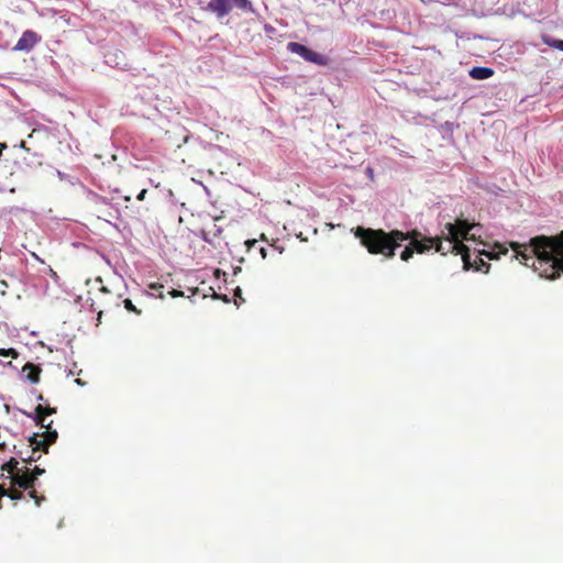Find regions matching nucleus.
Here are the masks:
<instances>
[{
	"label": "nucleus",
	"instance_id": "dca6fc26",
	"mask_svg": "<svg viewBox=\"0 0 563 563\" xmlns=\"http://www.w3.org/2000/svg\"><path fill=\"white\" fill-rule=\"evenodd\" d=\"M413 254L415 253H413L411 246L408 244V245L405 246V249L400 253V260L404 261V262H408L409 260L412 258Z\"/></svg>",
	"mask_w": 563,
	"mask_h": 563
},
{
	"label": "nucleus",
	"instance_id": "aec40b11",
	"mask_svg": "<svg viewBox=\"0 0 563 563\" xmlns=\"http://www.w3.org/2000/svg\"><path fill=\"white\" fill-rule=\"evenodd\" d=\"M0 356H11L13 358L18 357V352L14 349H1L0 350Z\"/></svg>",
	"mask_w": 563,
	"mask_h": 563
},
{
	"label": "nucleus",
	"instance_id": "ddd939ff",
	"mask_svg": "<svg viewBox=\"0 0 563 563\" xmlns=\"http://www.w3.org/2000/svg\"><path fill=\"white\" fill-rule=\"evenodd\" d=\"M19 462L15 457H11L7 463L1 466L2 472H7L10 479L15 476L21 468L18 467Z\"/></svg>",
	"mask_w": 563,
	"mask_h": 563
},
{
	"label": "nucleus",
	"instance_id": "412c9836",
	"mask_svg": "<svg viewBox=\"0 0 563 563\" xmlns=\"http://www.w3.org/2000/svg\"><path fill=\"white\" fill-rule=\"evenodd\" d=\"M146 194H147V190H146V189H142V190L140 191V194L136 196V199H137V200H140V201L144 200V199H145Z\"/></svg>",
	"mask_w": 563,
	"mask_h": 563
},
{
	"label": "nucleus",
	"instance_id": "f3484780",
	"mask_svg": "<svg viewBox=\"0 0 563 563\" xmlns=\"http://www.w3.org/2000/svg\"><path fill=\"white\" fill-rule=\"evenodd\" d=\"M27 490H29V493H27V494H29V496H30L32 499H34V501H35V505H36V506H40V505H41V503L45 499V497H44L43 495H38V494H37V492H36V489H35L34 487H33V488H30V489H27Z\"/></svg>",
	"mask_w": 563,
	"mask_h": 563
},
{
	"label": "nucleus",
	"instance_id": "0eeeda50",
	"mask_svg": "<svg viewBox=\"0 0 563 563\" xmlns=\"http://www.w3.org/2000/svg\"><path fill=\"white\" fill-rule=\"evenodd\" d=\"M287 48L289 52L301 56L307 62H310V63H313V64H317L320 66H325L329 63V58L325 55L319 54L300 43L289 42L287 44Z\"/></svg>",
	"mask_w": 563,
	"mask_h": 563
},
{
	"label": "nucleus",
	"instance_id": "6e6552de",
	"mask_svg": "<svg viewBox=\"0 0 563 563\" xmlns=\"http://www.w3.org/2000/svg\"><path fill=\"white\" fill-rule=\"evenodd\" d=\"M41 41V36L32 31L26 30L14 45L13 49L19 52H30Z\"/></svg>",
	"mask_w": 563,
	"mask_h": 563
},
{
	"label": "nucleus",
	"instance_id": "9b49d317",
	"mask_svg": "<svg viewBox=\"0 0 563 563\" xmlns=\"http://www.w3.org/2000/svg\"><path fill=\"white\" fill-rule=\"evenodd\" d=\"M494 75V70L489 67H473L470 70V76L476 80H484L490 78Z\"/></svg>",
	"mask_w": 563,
	"mask_h": 563
},
{
	"label": "nucleus",
	"instance_id": "f03ea898",
	"mask_svg": "<svg viewBox=\"0 0 563 563\" xmlns=\"http://www.w3.org/2000/svg\"><path fill=\"white\" fill-rule=\"evenodd\" d=\"M478 227L477 223H471L466 219H456L454 223H446L445 229L448 230V236L445 240L449 241V245L445 249L443 246V238H427L417 229L408 232H404L406 236L404 241H409L413 253L423 254L431 249H434L441 254L455 253L462 256L464 267L471 266L470 249L463 243V240H475L474 235L471 234V230Z\"/></svg>",
	"mask_w": 563,
	"mask_h": 563
},
{
	"label": "nucleus",
	"instance_id": "a878e982",
	"mask_svg": "<svg viewBox=\"0 0 563 563\" xmlns=\"http://www.w3.org/2000/svg\"><path fill=\"white\" fill-rule=\"evenodd\" d=\"M483 254H485L489 260H494V258L498 257L497 255H494L492 252H483Z\"/></svg>",
	"mask_w": 563,
	"mask_h": 563
},
{
	"label": "nucleus",
	"instance_id": "1a4fd4ad",
	"mask_svg": "<svg viewBox=\"0 0 563 563\" xmlns=\"http://www.w3.org/2000/svg\"><path fill=\"white\" fill-rule=\"evenodd\" d=\"M11 485L27 490L30 488L35 487V482L29 474V468L24 467L20 470V472L15 476L12 477Z\"/></svg>",
	"mask_w": 563,
	"mask_h": 563
},
{
	"label": "nucleus",
	"instance_id": "a211bd4d",
	"mask_svg": "<svg viewBox=\"0 0 563 563\" xmlns=\"http://www.w3.org/2000/svg\"><path fill=\"white\" fill-rule=\"evenodd\" d=\"M123 305H124V308L130 311V312H133L135 314H141V310H139L132 302L131 299H125L123 301Z\"/></svg>",
	"mask_w": 563,
	"mask_h": 563
},
{
	"label": "nucleus",
	"instance_id": "5701e85b",
	"mask_svg": "<svg viewBox=\"0 0 563 563\" xmlns=\"http://www.w3.org/2000/svg\"><path fill=\"white\" fill-rule=\"evenodd\" d=\"M183 295H184V292H183V291H180V290L173 289V290L170 291V296H172V297H174V298H176V297H180V296H183Z\"/></svg>",
	"mask_w": 563,
	"mask_h": 563
},
{
	"label": "nucleus",
	"instance_id": "9d476101",
	"mask_svg": "<svg viewBox=\"0 0 563 563\" xmlns=\"http://www.w3.org/2000/svg\"><path fill=\"white\" fill-rule=\"evenodd\" d=\"M22 373L25 374V377L30 383L37 384L40 382L42 368L40 367V365H35L33 363H26L22 367Z\"/></svg>",
	"mask_w": 563,
	"mask_h": 563
},
{
	"label": "nucleus",
	"instance_id": "6ab92c4d",
	"mask_svg": "<svg viewBox=\"0 0 563 563\" xmlns=\"http://www.w3.org/2000/svg\"><path fill=\"white\" fill-rule=\"evenodd\" d=\"M44 473L45 470L41 468L40 466H35L32 471L29 470V474L31 475L34 482H36L38 476L43 475Z\"/></svg>",
	"mask_w": 563,
	"mask_h": 563
},
{
	"label": "nucleus",
	"instance_id": "7ed1b4c3",
	"mask_svg": "<svg viewBox=\"0 0 563 563\" xmlns=\"http://www.w3.org/2000/svg\"><path fill=\"white\" fill-rule=\"evenodd\" d=\"M361 245L372 255H382L386 260H391L396 255V250L401 245L404 232L400 230L385 231L383 229H372L356 227L351 230Z\"/></svg>",
	"mask_w": 563,
	"mask_h": 563
},
{
	"label": "nucleus",
	"instance_id": "f257e3e1",
	"mask_svg": "<svg viewBox=\"0 0 563 563\" xmlns=\"http://www.w3.org/2000/svg\"><path fill=\"white\" fill-rule=\"evenodd\" d=\"M516 258L531 266L541 277L558 279L563 275V231L555 236L539 235L530 240V244L510 243Z\"/></svg>",
	"mask_w": 563,
	"mask_h": 563
},
{
	"label": "nucleus",
	"instance_id": "20e7f679",
	"mask_svg": "<svg viewBox=\"0 0 563 563\" xmlns=\"http://www.w3.org/2000/svg\"><path fill=\"white\" fill-rule=\"evenodd\" d=\"M54 413H56V408L43 406L42 404L36 406L34 413L24 412V415L35 421L36 426L45 428L43 433H34L32 437H30V443L33 444V446L31 448L30 454L27 455L26 464L38 461L41 457L40 452L48 453L49 446L56 442L58 433L55 429H52L53 421L45 423L46 416Z\"/></svg>",
	"mask_w": 563,
	"mask_h": 563
},
{
	"label": "nucleus",
	"instance_id": "393cba45",
	"mask_svg": "<svg viewBox=\"0 0 563 563\" xmlns=\"http://www.w3.org/2000/svg\"><path fill=\"white\" fill-rule=\"evenodd\" d=\"M0 495L8 496V488H5L4 485H0Z\"/></svg>",
	"mask_w": 563,
	"mask_h": 563
},
{
	"label": "nucleus",
	"instance_id": "4be33fe9",
	"mask_svg": "<svg viewBox=\"0 0 563 563\" xmlns=\"http://www.w3.org/2000/svg\"><path fill=\"white\" fill-rule=\"evenodd\" d=\"M246 246H247V250L250 251L251 247L255 246L257 244V241L256 240H247L245 242Z\"/></svg>",
	"mask_w": 563,
	"mask_h": 563
},
{
	"label": "nucleus",
	"instance_id": "4468645a",
	"mask_svg": "<svg viewBox=\"0 0 563 563\" xmlns=\"http://www.w3.org/2000/svg\"><path fill=\"white\" fill-rule=\"evenodd\" d=\"M543 43L545 45H548L549 47H552V48H555V49H560V51L563 52V40H555V38H552V37L544 36L543 37Z\"/></svg>",
	"mask_w": 563,
	"mask_h": 563
},
{
	"label": "nucleus",
	"instance_id": "2eb2a0df",
	"mask_svg": "<svg viewBox=\"0 0 563 563\" xmlns=\"http://www.w3.org/2000/svg\"><path fill=\"white\" fill-rule=\"evenodd\" d=\"M8 497H10L12 500H19L24 497L23 493L15 488V486H12L8 488Z\"/></svg>",
	"mask_w": 563,
	"mask_h": 563
},
{
	"label": "nucleus",
	"instance_id": "423d86ee",
	"mask_svg": "<svg viewBox=\"0 0 563 563\" xmlns=\"http://www.w3.org/2000/svg\"><path fill=\"white\" fill-rule=\"evenodd\" d=\"M287 48L289 52L301 56L307 62H310V63H313V64H317L320 66H325L329 63V58L325 55L319 54L300 43L289 42L287 44Z\"/></svg>",
	"mask_w": 563,
	"mask_h": 563
},
{
	"label": "nucleus",
	"instance_id": "bb28decb",
	"mask_svg": "<svg viewBox=\"0 0 563 563\" xmlns=\"http://www.w3.org/2000/svg\"><path fill=\"white\" fill-rule=\"evenodd\" d=\"M260 252H261L262 257H263V258H266V256H267V251H266V249H265V247H261V249H260Z\"/></svg>",
	"mask_w": 563,
	"mask_h": 563
},
{
	"label": "nucleus",
	"instance_id": "b1692460",
	"mask_svg": "<svg viewBox=\"0 0 563 563\" xmlns=\"http://www.w3.org/2000/svg\"><path fill=\"white\" fill-rule=\"evenodd\" d=\"M496 247L499 249V252H498L499 254H507V252H508V250L500 244H496Z\"/></svg>",
	"mask_w": 563,
	"mask_h": 563
},
{
	"label": "nucleus",
	"instance_id": "c85d7f7f",
	"mask_svg": "<svg viewBox=\"0 0 563 563\" xmlns=\"http://www.w3.org/2000/svg\"><path fill=\"white\" fill-rule=\"evenodd\" d=\"M274 250L278 251L279 254L283 253V249L274 246Z\"/></svg>",
	"mask_w": 563,
	"mask_h": 563
},
{
	"label": "nucleus",
	"instance_id": "f8f14e48",
	"mask_svg": "<svg viewBox=\"0 0 563 563\" xmlns=\"http://www.w3.org/2000/svg\"><path fill=\"white\" fill-rule=\"evenodd\" d=\"M33 444L30 443V438L27 439V443H22L20 445H13V452L15 455L24 463L27 462V455L30 454L31 448Z\"/></svg>",
	"mask_w": 563,
	"mask_h": 563
},
{
	"label": "nucleus",
	"instance_id": "39448f33",
	"mask_svg": "<svg viewBox=\"0 0 563 563\" xmlns=\"http://www.w3.org/2000/svg\"><path fill=\"white\" fill-rule=\"evenodd\" d=\"M233 8L244 12H254L250 0H210L208 3V10L213 12L219 19L228 15Z\"/></svg>",
	"mask_w": 563,
	"mask_h": 563
},
{
	"label": "nucleus",
	"instance_id": "cd10ccee",
	"mask_svg": "<svg viewBox=\"0 0 563 563\" xmlns=\"http://www.w3.org/2000/svg\"><path fill=\"white\" fill-rule=\"evenodd\" d=\"M36 399H37L38 401H43V400H44V397H43V395H42L41 393H38V394L36 395Z\"/></svg>",
	"mask_w": 563,
	"mask_h": 563
}]
</instances>
